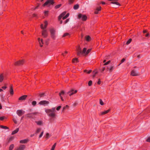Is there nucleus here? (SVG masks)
<instances>
[{
	"label": "nucleus",
	"instance_id": "obj_52",
	"mask_svg": "<svg viewBox=\"0 0 150 150\" xmlns=\"http://www.w3.org/2000/svg\"><path fill=\"white\" fill-rule=\"evenodd\" d=\"M91 38H86V40L87 41H89L91 40Z\"/></svg>",
	"mask_w": 150,
	"mask_h": 150
},
{
	"label": "nucleus",
	"instance_id": "obj_62",
	"mask_svg": "<svg viewBox=\"0 0 150 150\" xmlns=\"http://www.w3.org/2000/svg\"><path fill=\"white\" fill-rule=\"evenodd\" d=\"M6 86H3L2 87V88L4 89H5L6 88Z\"/></svg>",
	"mask_w": 150,
	"mask_h": 150
},
{
	"label": "nucleus",
	"instance_id": "obj_18",
	"mask_svg": "<svg viewBox=\"0 0 150 150\" xmlns=\"http://www.w3.org/2000/svg\"><path fill=\"white\" fill-rule=\"evenodd\" d=\"M66 12L64 11L61 13L59 16L58 20L59 21L66 14Z\"/></svg>",
	"mask_w": 150,
	"mask_h": 150
},
{
	"label": "nucleus",
	"instance_id": "obj_40",
	"mask_svg": "<svg viewBox=\"0 0 150 150\" xmlns=\"http://www.w3.org/2000/svg\"><path fill=\"white\" fill-rule=\"evenodd\" d=\"M40 97H43L45 96V93H43L41 94H40Z\"/></svg>",
	"mask_w": 150,
	"mask_h": 150
},
{
	"label": "nucleus",
	"instance_id": "obj_32",
	"mask_svg": "<svg viewBox=\"0 0 150 150\" xmlns=\"http://www.w3.org/2000/svg\"><path fill=\"white\" fill-rule=\"evenodd\" d=\"M132 41V39L131 38H130L127 42H126V44L128 45Z\"/></svg>",
	"mask_w": 150,
	"mask_h": 150
},
{
	"label": "nucleus",
	"instance_id": "obj_2",
	"mask_svg": "<svg viewBox=\"0 0 150 150\" xmlns=\"http://www.w3.org/2000/svg\"><path fill=\"white\" fill-rule=\"evenodd\" d=\"M76 50L77 51V54L78 55H79L81 54H85L86 55L87 49L86 48L84 47L83 48L82 51L81 48L80 47V46H79L77 48Z\"/></svg>",
	"mask_w": 150,
	"mask_h": 150
},
{
	"label": "nucleus",
	"instance_id": "obj_33",
	"mask_svg": "<svg viewBox=\"0 0 150 150\" xmlns=\"http://www.w3.org/2000/svg\"><path fill=\"white\" fill-rule=\"evenodd\" d=\"M69 34L68 33H64L63 35V37H64L66 36H69Z\"/></svg>",
	"mask_w": 150,
	"mask_h": 150
},
{
	"label": "nucleus",
	"instance_id": "obj_63",
	"mask_svg": "<svg viewBox=\"0 0 150 150\" xmlns=\"http://www.w3.org/2000/svg\"><path fill=\"white\" fill-rule=\"evenodd\" d=\"M91 72V70H90L89 71L87 72L88 74H90Z\"/></svg>",
	"mask_w": 150,
	"mask_h": 150
},
{
	"label": "nucleus",
	"instance_id": "obj_55",
	"mask_svg": "<svg viewBox=\"0 0 150 150\" xmlns=\"http://www.w3.org/2000/svg\"><path fill=\"white\" fill-rule=\"evenodd\" d=\"M69 21V19H67L65 21V23H66Z\"/></svg>",
	"mask_w": 150,
	"mask_h": 150
},
{
	"label": "nucleus",
	"instance_id": "obj_30",
	"mask_svg": "<svg viewBox=\"0 0 150 150\" xmlns=\"http://www.w3.org/2000/svg\"><path fill=\"white\" fill-rule=\"evenodd\" d=\"M0 127L1 128L5 129H8V127H7L6 126H4L3 125H0Z\"/></svg>",
	"mask_w": 150,
	"mask_h": 150
},
{
	"label": "nucleus",
	"instance_id": "obj_23",
	"mask_svg": "<svg viewBox=\"0 0 150 150\" xmlns=\"http://www.w3.org/2000/svg\"><path fill=\"white\" fill-rule=\"evenodd\" d=\"M110 111V110L109 109V110H107L106 111H105L104 112H101V115H103L106 114L108 112Z\"/></svg>",
	"mask_w": 150,
	"mask_h": 150
},
{
	"label": "nucleus",
	"instance_id": "obj_59",
	"mask_svg": "<svg viewBox=\"0 0 150 150\" xmlns=\"http://www.w3.org/2000/svg\"><path fill=\"white\" fill-rule=\"evenodd\" d=\"M101 3L102 4H103V5H104V4H105V2H104V1H101Z\"/></svg>",
	"mask_w": 150,
	"mask_h": 150
},
{
	"label": "nucleus",
	"instance_id": "obj_38",
	"mask_svg": "<svg viewBox=\"0 0 150 150\" xmlns=\"http://www.w3.org/2000/svg\"><path fill=\"white\" fill-rule=\"evenodd\" d=\"M69 107V106L67 105L65 106L63 108L62 111H64L66 108H67Z\"/></svg>",
	"mask_w": 150,
	"mask_h": 150
},
{
	"label": "nucleus",
	"instance_id": "obj_51",
	"mask_svg": "<svg viewBox=\"0 0 150 150\" xmlns=\"http://www.w3.org/2000/svg\"><path fill=\"white\" fill-rule=\"evenodd\" d=\"M4 118V117H0V120H3Z\"/></svg>",
	"mask_w": 150,
	"mask_h": 150
},
{
	"label": "nucleus",
	"instance_id": "obj_14",
	"mask_svg": "<svg viewBox=\"0 0 150 150\" xmlns=\"http://www.w3.org/2000/svg\"><path fill=\"white\" fill-rule=\"evenodd\" d=\"M47 21H45L44 22V25L43 24H42L41 25V28L42 29H44L47 27Z\"/></svg>",
	"mask_w": 150,
	"mask_h": 150
},
{
	"label": "nucleus",
	"instance_id": "obj_17",
	"mask_svg": "<svg viewBox=\"0 0 150 150\" xmlns=\"http://www.w3.org/2000/svg\"><path fill=\"white\" fill-rule=\"evenodd\" d=\"M27 97V95H23L20 97L18 99L20 100H25Z\"/></svg>",
	"mask_w": 150,
	"mask_h": 150
},
{
	"label": "nucleus",
	"instance_id": "obj_7",
	"mask_svg": "<svg viewBox=\"0 0 150 150\" xmlns=\"http://www.w3.org/2000/svg\"><path fill=\"white\" fill-rule=\"evenodd\" d=\"M50 32L52 37H55V30L53 28H51L50 29Z\"/></svg>",
	"mask_w": 150,
	"mask_h": 150
},
{
	"label": "nucleus",
	"instance_id": "obj_1",
	"mask_svg": "<svg viewBox=\"0 0 150 150\" xmlns=\"http://www.w3.org/2000/svg\"><path fill=\"white\" fill-rule=\"evenodd\" d=\"M56 111L55 108H53L51 109H47L45 110V112L48 115L52 118L55 116Z\"/></svg>",
	"mask_w": 150,
	"mask_h": 150
},
{
	"label": "nucleus",
	"instance_id": "obj_13",
	"mask_svg": "<svg viewBox=\"0 0 150 150\" xmlns=\"http://www.w3.org/2000/svg\"><path fill=\"white\" fill-rule=\"evenodd\" d=\"M143 33L144 36L146 37H148L150 35L149 33L148 32L147 30H144L143 31Z\"/></svg>",
	"mask_w": 150,
	"mask_h": 150
},
{
	"label": "nucleus",
	"instance_id": "obj_31",
	"mask_svg": "<svg viewBox=\"0 0 150 150\" xmlns=\"http://www.w3.org/2000/svg\"><path fill=\"white\" fill-rule=\"evenodd\" d=\"M62 6L61 4H59L55 6V9H57L59 8L61 6Z\"/></svg>",
	"mask_w": 150,
	"mask_h": 150
},
{
	"label": "nucleus",
	"instance_id": "obj_42",
	"mask_svg": "<svg viewBox=\"0 0 150 150\" xmlns=\"http://www.w3.org/2000/svg\"><path fill=\"white\" fill-rule=\"evenodd\" d=\"M101 8L100 6L98 8H96V10L98 11H101Z\"/></svg>",
	"mask_w": 150,
	"mask_h": 150
},
{
	"label": "nucleus",
	"instance_id": "obj_12",
	"mask_svg": "<svg viewBox=\"0 0 150 150\" xmlns=\"http://www.w3.org/2000/svg\"><path fill=\"white\" fill-rule=\"evenodd\" d=\"M24 63L23 60H20L16 62L15 63V65H22Z\"/></svg>",
	"mask_w": 150,
	"mask_h": 150
},
{
	"label": "nucleus",
	"instance_id": "obj_19",
	"mask_svg": "<svg viewBox=\"0 0 150 150\" xmlns=\"http://www.w3.org/2000/svg\"><path fill=\"white\" fill-rule=\"evenodd\" d=\"M4 74L2 73L0 74V82H2L4 79Z\"/></svg>",
	"mask_w": 150,
	"mask_h": 150
},
{
	"label": "nucleus",
	"instance_id": "obj_10",
	"mask_svg": "<svg viewBox=\"0 0 150 150\" xmlns=\"http://www.w3.org/2000/svg\"><path fill=\"white\" fill-rule=\"evenodd\" d=\"M37 112H33L32 113H29L26 115L27 117L29 118H33V115H35L37 114Z\"/></svg>",
	"mask_w": 150,
	"mask_h": 150
},
{
	"label": "nucleus",
	"instance_id": "obj_28",
	"mask_svg": "<svg viewBox=\"0 0 150 150\" xmlns=\"http://www.w3.org/2000/svg\"><path fill=\"white\" fill-rule=\"evenodd\" d=\"M79 5L78 4H76L74 5V8L75 10H76L79 8Z\"/></svg>",
	"mask_w": 150,
	"mask_h": 150
},
{
	"label": "nucleus",
	"instance_id": "obj_24",
	"mask_svg": "<svg viewBox=\"0 0 150 150\" xmlns=\"http://www.w3.org/2000/svg\"><path fill=\"white\" fill-rule=\"evenodd\" d=\"M10 92L11 95H13V91L12 87H10Z\"/></svg>",
	"mask_w": 150,
	"mask_h": 150
},
{
	"label": "nucleus",
	"instance_id": "obj_8",
	"mask_svg": "<svg viewBox=\"0 0 150 150\" xmlns=\"http://www.w3.org/2000/svg\"><path fill=\"white\" fill-rule=\"evenodd\" d=\"M25 111L21 110H18L17 111L16 113L19 116H21L22 114H23Z\"/></svg>",
	"mask_w": 150,
	"mask_h": 150
},
{
	"label": "nucleus",
	"instance_id": "obj_22",
	"mask_svg": "<svg viewBox=\"0 0 150 150\" xmlns=\"http://www.w3.org/2000/svg\"><path fill=\"white\" fill-rule=\"evenodd\" d=\"M19 130V129L18 128H17L16 130L13 131L11 134L12 135L16 133H17Z\"/></svg>",
	"mask_w": 150,
	"mask_h": 150
},
{
	"label": "nucleus",
	"instance_id": "obj_3",
	"mask_svg": "<svg viewBox=\"0 0 150 150\" xmlns=\"http://www.w3.org/2000/svg\"><path fill=\"white\" fill-rule=\"evenodd\" d=\"M43 39L42 38H38V40L39 42L40 46L42 47L43 46L42 44L45 43L46 44H47V42L48 40V39L45 40V38H44Z\"/></svg>",
	"mask_w": 150,
	"mask_h": 150
},
{
	"label": "nucleus",
	"instance_id": "obj_5",
	"mask_svg": "<svg viewBox=\"0 0 150 150\" xmlns=\"http://www.w3.org/2000/svg\"><path fill=\"white\" fill-rule=\"evenodd\" d=\"M87 16L84 15H83L81 13L79 14L78 15V18L81 19L83 21H85L87 19Z\"/></svg>",
	"mask_w": 150,
	"mask_h": 150
},
{
	"label": "nucleus",
	"instance_id": "obj_61",
	"mask_svg": "<svg viewBox=\"0 0 150 150\" xmlns=\"http://www.w3.org/2000/svg\"><path fill=\"white\" fill-rule=\"evenodd\" d=\"M55 147H53V146H52L51 150H54V149H55Z\"/></svg>",
	"mask_w": 150,
	"mask_h": 150
},
{
	"label": "nucleus",
	"instance_id": "obj_21",
	"mask_svg": "<svg viewBox=\"0 0 150 150\" xmlns=\"http://www.w3.org/2000/svg\"><path fill=\"white\" fill-rule=\"evenodd\" d=\"M35 122L39 125H42L43 124V122L42 121H36Z\"/></svg>",
	"mask_w": 150,
	"mask_h": 150
},
{
	"label": "nucleus",
	"instance_id": "obj_46",
	"mask_svg": "<svg viewBox=\"0 0 150 150\" xmlns=\"http://www.w3.org/2000/svg\"><path fill=\"white\" fill-rule=\"evenodd\" d=\"M125 58L122 59L121 61V63L119 64V65H120L123 62L125 61Z\"/></svg>",
	"mask_w": 150,
	"mask_h": 150
},
{
	"label": "nucleus",
	"instance_id": "obj_35",
	"mask_svg": "<svg viewBox=\"0 0 150 150\" xmlns=\"http://www.w3.org/2000/svg\"><path fill=\"white\" fill-rule=\"evenodd\" d=\"M32 104L33 106H35L36 104V102L35 101H33L32 103Z\"/></svg>",
	"mask_w": 150,
	"mask_h": 150
},
{
	"label": "nucleus",
	"instance_id": "obj_36",
	"mask_svg": "<svg viewBox=\"0 0 150 150\" xmlns=\"http://www.w3.org/2000/svg\"><path fill=\"white\" fill-rule=\"evenodd\" d=\"M100 103L101 105H104L101 99H100Z\"/></svg>",
	"mask_w": 150,
	"mask_h": 150
},
{
	"label": "nucleus",
	"instance_id": "obj_48",
	"mask_svg": "<svg viewBox=\"0 0 150 150\" xmlns=\"http://www.w3.org/2000/svg\"><path fill=\"white\" fill-rule=\"evenodd\" d=\"M43 133H44L43 131H42L41 132V134H40V135L39 136V137L40 138H41V137H42V135H43Z\"/></svg>",
	"mask_w": 150,
	"mask_h": 150
},
{
	"label": "nucleus",
	"instance_id": "obj_54",
	"mask_svg": "<svg viewBox=\"0 0 150 150\" xmlns=\"http://www.w3.org/2000/svg\"><path fill=\"white\" fill-rule=\"evenodd\" d=\"M62 19L63 20H64L65 19L67 18V17L66 16H64L63 17H62Z\"/></svg>",
	"mask_w": 150,
	"mask_h": 150
},
{
	"label": "nucleus",
	"instance_id": "obj_37",
	"mask_svg": "<svg viewBox=\"0 0 150 150\" xmlns=\"http://www.w3.org/2000/svg\"><path fill=\"white\" fill-rule=\"evenodd\" d=\"M74 0H69V4H72L74 2Z\"/></svg>",
	"mask_w": 150,
	"mask_h": 150
},
{
	"label": "nucleus",
	"instance_id": "obj_26",
	"mask_svg": "<svg viewBox=\"0 0 150 150\" xmlns=\"http://www.w3.org/2000/svg\"><path fill=\"white\" fill-rule=\"evenodd\" d=\"M108 68L109 69L110 72H111L113 69V66H111L109 68Z\"/></svg>",
	"mask_w": 150,
	"mask_h": 150
},
{
	"label": "nucleus",
	"instance_id": "obj_44",
	"mask_svg": "<svg viewBox=\"0 0 150 150\" xmlns=\"http://www.w3.org/2000/svg\"><path fill=\"white\" fill-rule=\"evenodd\" d=\"M110 61H108L107 62L105 63L104 64V65H106L107 64H109L110 62Z\"/></svg>",
	"mask_w": 150,
	"mask_h": 150
},
{
	"label": "nucleus",
	"instance_id": "obj_58",
	"mask_svg": "<svg viewBox=\"0 0 150 150\" xmlns=\"http://www.w3.org/2000/svg\"><path fill=\"white\" fill-rule=\"evenodd\" d=\"M98 72L97 71H96L95 72V73L94 75H93V77H94L95 76V75Z\"/></svg>",
	"mask_w": 150,
	"mask_h": 150
},
{
	"label": "nucleus",
	"instance_id": "obj_56",
	"mask_svg": "<svg viewBox=\"0 0 150 150\" xmlns=\"http://www.w3.org/2000/svg\"><path fill=\"white\" fill-rule=\"evenodd\" d=\"M97 83L98 84H100V79H99L98 81L97 82Z\"/></svg>",
	"mask_w": 150,
	"mask_h": 150
},
{
	"label": "nucleus",
	"instance_id": "obj_29",
	"mask_svg": "<svg viewBox=\"0 0 150 150\" xmlns=\"http://www.w3.org/2000/svg\"><path fill=\"white\" fill-rule=\"evenodd\" d=\"M75 62H78V60L77 58H74L73 59L72 62L73 63H74Z\"/></svg>",
	"mask_w": 150,
	"mask_h": 150
},
{
	"label": "nucleus",
	"instance_id": "obj_43",
	"mask_svg": "<svg viewBox=\"0 0 150 150\" xmlns=\"http://www.w3.org/2000/svg\"><path fill=\"white\" fill-rule=\"evenodd\" d=\"M41 130L40 129V128H38L36 131V133H38Z\"/></svg>",
	"mask_w": 150,
	"mask_h": 150
},
{
	"label": "nucleus",
	"instance_id": "obj_11",
	"mask_svg": "<svg viewBox=\"0 0 150 150\" xmlns=\"http://www.w3.org/2000/svg\"><path fill=\"white\" fill-rule=\"evenodd\" d=\"M131 75L133 76H137L139 75L138 72L137 71L132 70L131 72Z\"/></svg>",
	"mask_w": 150,
	"mask_h": 150
},
{
	"label": "nucleus",
	"instance_id": "obj_53",
	"mask_svg": "<svg viewBox=\"0 0 150 150\" xmlns=\"http://www.w3.org/2000/svg\"><path fill=\"white\" fill-rule=\"evenodd\" d=\"M146 141L148 142H150V137H149L146 140Z\"/></svg>",
	"mask_w": 150,
	"mask_h": 150
},
{
	"label": "nucleus",
	"instance_id": "obj_16",
	"mask_svg": "<svg viewBox=\"0 0 150 150\" xmlns=\"http://www.w3.org/2000/svg\"><path fill=\"white\" fill-rule=\"evenodd\" d=\"M42 35L44 37H46L47 36V30H43L42 31Z\"/></svg>",
	"mask_w": 150,
	"mask_h": 150
},
{
	"label": "nucleus",
	"instance_id": "obj_6",
	"mask_svg": "<svg viewBox=\"0 0 150 150\" xmlns=\"http://www.w3.org/2000/svg\"><path fill=\"white\" fill-rule=\"evenodd\" d=\"M77 91L76 90H74L73 89H71L67 93L69 94V95L70 96H71L74 93H76Z\"/></svg>",
	"mask_w": 150,
	"mask_h": 150
},
{
	"label": "nucleus",
	"instance_id": "obj_41",
	"mask_svg": "<svg viewBox=\"0 0 150 150\" xmlns=\"http://www.w3.org/2000/svg\"><path fill=\"white\" fill-rule=\"evenodd\" d=\"M48 11H45L44 12L45 14V16H47L48 15Z\"/></svg>",
	"mask_w": 150,
	"mask_h": 150
},
{
	"label": "nucleus",
	"instance_id": "obj_39",
	"mask_svg": "<svg viewBox=\"0 0 150 150\" xmlns=\"http://www.w3.org/2000/svg\"><path fill=\"white\" fill-rule=\"evenodd\" d=\"M92 81H90L88 83V85L89 86H91L92 84Z\"/></svg>",
	"mask_w": 150,
	"mask_h": 150
},
{
	"label": "nucleus",
	"instance_id": "obj_25",
	"mask_svg": "<svg viewBox=\"0 0 150 150\" xmlns=\"http://www.w3.org/2000/svg\"><path fill=\"white\" fill-rule=\"evenodd\" d=\"M111 3L112 4H115L116 5H118L119 6H120V4L119 2H118L116 1H112L111 2Z\"/></svg>",
	"mask_w": 150,
	"mask_h": 150
},
{
	"label": "nucleus",
	"instance_id": "obj_20",
	"mask_svg": "<svg viewBox=\"0 0 150 150\" xmlns=\"http://www.w3.org/2000/svg\"><path fill=\"white\" fill-rule=\"evenodd\" d=\"M28 140L27 139H25L23 140H21L20 142V143L25 144L28 141Z\"/></svg>",
	"mask_w": 150,
	"mask_h": 150
},
{
	"label": "nucleus",
	"instance_id": "obj_9",
	"mask_svg": "<svg viewBox=\"0 0 150 150\" xmlns=\"http://www.w3.org/2000/svg\"><path fill=\"white\" fill-rule=\"evenodd\" d=\"M49 103L48 101L46 100H42L40 101L39 102V104L40 105H46L49 104Z\"/></svg>",
	"mask_w": 150,
	"mask_h": 150
},
{
	"label": "nucleus",
	"instance_id": "obj_4",
	"mask_svg": "<svg viewBox=\"0 0 150 150\" xmlns=\"http://www.w3.org/2000/svg\"><path fill=\"white\" fill-rule=\"evenodd\" d=\"M54 1V0H47L43 4V6H45L48 5L49 6L51 5H53L55 3Z\"/></svg>",
	"mask_w": 150,
	"mask_h": 150
},
{
	"label": "nucleus",
	"instance_id": "obj_47",
	"mask_svg": "<svg viewBox=\"0 0 150 150\" xmlns=\"http://www.w3.org/2000/svg\"><path fill=\"white\" fill-rule=\"evenodd\" d=\"M61 108V106H58L56 108V110L58 111L59 110L60 108Z\"/></svg>",
	"mask_w": 150,
	"mask_h": 150
},
{
	"label": "nucleus",
	"instance_id": "obj_49",
	"mask_svg": "<svg viewBox=\"0 0 150 150\" xmlns=\"http://www.w3.org/2000/svg\"><path fill=\"white\" fill-rule=\"evenodd\" d=\"M98 11L96 9L94 12V13L95 14H98Z\"/></svg>",
	"mask_w": 150,
	"mask_h": 150
},
{
	"label": "nucleus",
	"instance_id": "obj_15",
	"mask_svg": "<svg viewBox=\"0 0 150 150\" xmlns=\"http://www.w3.org/2000/svg\"><path fill=\"white\" fill-rule=\"evenodd\" d=\"M25 146L24 145H21L19 147L15 150H23L25 148Z\"/></svg>",
	"mask_w": 150,
	"mask_h": 150
},
{
	"label": "nucleus",
	"instance_id": "obj_34",
	"mask_svg": "<svg viewBox=\"0 0 150 150\" xmlns=\"http://www.w3.org/2000/svg\"><path fill=\"white\" fill-rule=\"evenodd\" d=\"M91 49H88L87 51H86V55L88 54L91 51Z\"/></svg>",
	"mask_w": 150,
	"mask_h": 150
},
{
	"label": "nucleus",
	"instance_id": "obj_64",
	"mask_svg": "<svg viewBox=\"0 0 150 150\" xmlns=\"http://www.w3.org/2000/svg\"><path fill=\"white\" fill-rule=\"evenodd\" d=\"M56 143H55L54 145L53 146V147H54L55 148V146H56Z\"/></svg>",
	"mask_w": 150,
	"mask_h": 150
},
{
	"label": "nucleus",
	"instance_id": "obj_57",
	"mask_svg": "<svg viewBox=\"0 0 150 150\" xmlns=\"http://www.w3.org/2000/svg\"><path fill=\"white\" fill-rule=\"evenodd\" d=\"M61 93H62V94L63 95L64 94L65 92L64 91H62Z\"/></svg>",
	"mask_w": 150,
	"mask_h": 150
},
{
	"label": "nucleus",
	"instance_id": "obj_60",
	"mask_svg": "<svg viewBox=\"0 0 150 150\" xmlns=\"http://www.w3.org/2000/svg\"><path fill=\"white\" fill-rule=\"evenodd\" d=\"M69 14L67 13L65 16L67 17V18L69 16Z\"/></svg>",
	"mask_w": 150,
	"mask_h": 150
},
{
	"label": "nucleus",
	"instance_id": "obj_45",
	"mask_svg": "<svg viewBox=\"0 0 150 150\" xmlns=\"http://www.w3.org/2000/svg\"><path fill=\"white\" fill-rule=\"evenodd\" d=\"M49 137H50V136H49V134L48 133H47L46 134V138H47V139H48L49 138Z\"/></svg>",
	"mask_w": 150,
	"mask_h": 150
},
{
	"label": "nucleus",
	"instance_id": "obj_27",
	"mask_svg": "<svg viewBox=\"0 0 150 150\" xmlns=\"http://www.w3.org/2000/svg\"><path fill=\"white\" fill-rule=\"evenodd\" d=\"M14 145L13 144H11L9 148V150H12L14 148Z\"/></svg>",
	"mask_w": 150,
	"mask_h": 150
},
{
	"label": "nucleus",
	"instance_id": "obj_50",
	"mask_svg": "<svg viewBox=\"0 0 150 150\" xmlns=\"http://www.w3.org/2000/svg\"><path fill=\"white\" fill-rule=\"evenodd\" d=\"M13 121L15 123V124H17V121L16 120V119H15L13 118Z\"/></svg>",
	"mask_w": 150,
	"mask_h": 150
}]
</instances>
